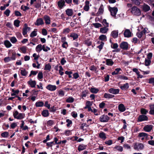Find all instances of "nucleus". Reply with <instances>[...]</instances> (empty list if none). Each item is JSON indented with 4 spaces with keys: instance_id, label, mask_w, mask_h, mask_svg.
Instances as JSON below:
<instances>
[{
    "instance_id": "obj_1",
    "label": "nucleus",
    "mask_w": 154,
    "mask_h": 154,
    "mask_svg": "<svg viewBox=\"0 0 154 154\" xmlns=\"http://www.w3.org/2000/svg\"><path fill=\"white\" fill-rule=\"evenodd\" d=\"M131 12L133 14L137 16H139L141 14L140 10L136 6H134L132 8Z\"/></svg>"
},
{
    "instance_id": "obj_2",
    "label": "nucleus",
    "mask_w": 154,
    "mask_h": 154,
    "mask_svg": "<svg viewBox=\"0 0 154 154\" xmlns=\"http://www.w3.org/2000/svg\"><path fill=\"white\" fill-rule=\"evenodd\" d=\"M133 146L134 149L138 151L142 150L144 147L142 143H134Z\"/></svg>"
},
{
    "instance_id": "obj_3",
    "label": "nucleus",
    "mask_w": 154,
    "mask_h": 154,
    "mask_svg": "<svg viewBox=\"0 0 154 154\" xmlns=\"http://www.w3.org/2000/svg\"><path fill=\"white\" fill-rule=\"evenodd\" d=\"M111 15L114 17H116V14L118 11L117 8L116 7L111 8L110 7L109 8Z\"/></svg>"
},
{
    "instance_id": "obj_4",
    "label": "nucleus",
    "mask_w": 154,
    "mask_h": 154,
    "mask_svg": "<svg viewBox=\"0 0 154 154\" xmlns=\"http://www.w3.org/2000/svg\"><path fill=\"white\" fill-rule=\"evenodd\" d=\"M109 120V118L107 115H103L100 118V121L101 122H107Z\"/></svg>"
},
{
    "instance_id": "obj_5",
    "label": "nucleus",
    "mask_w": 154,
    "mask_h": 154,
    "mask_svg": "<svg viewBox=\"0 0 154 154\" xmlns=\"http://www.w3.org/2000/svg\"><path fill=\"white\" fill-rule=\"evenodd\" d=\"M30 30V28L27 26V24H25L24 27L23 29V35L25 36L28 31Z\"/></svg>"
},
{
    "instance_id": "obj_6",
    "label": "nucleus",
    "mask_w": 154,
    "mask_h": 154,
    "mask_svg": "<svg viewBox=\"0 0 154 154\" xmlns=\"http://www.w3.org/2000/svg\"><path fill=\"white\" fill-rule=\"evenodd\" d=\"M120 47L124 50H127L128 48V44L127 42H124L120 44Z\"/></svg>"
},
{
    "instance_id": "obj_7",
    "label": "nucleus",
    "mask_w": 154,
    "mask_h": 154,
    "mask_svg": "<svg viewBox=\"0 0 154 154\" xmlns=\"http://www.w3.org/2000/svg\"><path fill=\"white\" fill-rule=\"evenodd\" d=\"M46 88L47 89L50 91H53L56 89L57 87L55 85L49 84L46 87Z\"/></svg>"
},
{
    "instance_id": "obj_8",
    "label": "nucleus",
    "mask_w": 154,
    "mask_h": 154,
    "mask_svg": "<svg viewBox=\"0 0 154 154\" xmlns=\"http://www.w3.org/2000/svg\"><path fill=\"white\" fill-rule=\"evenodd\" d=\"M119 90L118 89H115L113 88H110L109 90V92L113 94H116L119 93Z\"/></svg>"
},
{
    "instance_id": "obj_9",
    "label": "nucleus",
    "mask_w": 154,
    "mask_h": 154,
    "mask_svg": "<svg viewBox=\"0 0 154 154\" xmlns=\"http://www.w3.org/2000/svg\"><path fill=\"white\" fill-rule=\"evenodd\" d=\"M44 24V23L43 20L42 18H40L38 19L35 23V25L37 26H39Z\"/></svg>"
},
{
    "instance_id": "obj_10",
    "label": "nucleus",
    "mask_w": 154,
    "mask_h": 154,
    "mask_svg": "<svg viewBox=\"0 0 154 154\" xmlns=\"http://www.w3.org/2000/svg\"><path fill=\"white\" fill-rule=\"evenodd\" d=\"M27 83L32 88H35L36 85V82L35 81L32 80L31 79L28 81Z\"/></svg>"
},
{
    "instance_id": "obj_11",
    "label": "nucleus",
    "mask_w": 154,
    "mask_h": 154,
    "mask_svg": "<svg viewBox=\"0 0 154 154\" xmlns=\"http://www.w3.org/2000/svg\"><path fill=\"white\" fill-rule=\"evenodd\" d=\"M147 119L148 118L147 116L144 115H140L139 116L138 118V120L140 122L146 121L147 120Z\"/></svg>"
},
{
    "instance_id": "obj_12",
    "label": "nucleus",
    "mask_w": 154,
    "mask_h": 154,
    "mask_svg": "<svg viewBox=\"0 0 154 154\" xmlns=\"http://www.w3.org/2000/svg\"><path fill=\"white\" fill-rule=\"evenodd\" d=\"M118 109L120 112H122L125 110L126 108L124 105L123 104L121 103L118 106Z\"/></svg>"
},
{
    "instance_id": "obj_13",
    "label": "nucleus",
    "mask_w": 154,
    "mask_h": 154,
    "mask_svg": "<svg viewBox=\"0 0 154 154\" xmlns=\"http://www.w3.org/2000/svg\"><path fill=\"white\" fill-rule=\"evenodd\" d=\"M124 35L126 37H129L131 36V32L129 29H126L124 32Z\"/></svg>"
},
{
    "instance_id": "obj_14",
    "label": "nucleus",
    "mask_w": 154,
    "mask_h": 154,
    "mask_svg": "<svg viewBox=\"0 0 154 154\" xmlns=\"http://www.w3.org/2000/svg\"><path fill=\"white\" fill-rule=\"evenodd\" d=\"M146 29L145 28L141 32H138L137 33V35L139 38H140L142 35L144 34L146 32Z\"/></svg>"
},
{
    "instance_id": "obj_15",
    "label": "nucleus",
    "mask_w": 154,
    "mask_h": 154,
    "mask_svg": "<svg viewBox=\"0 0 154 154\" xmlns=\"http://www.w3.org/2000/svg\"><path fill=\"white\" fill-rule=\"evenodd\" d=\"M44 19L45 21V23L46 24H49L51 23V20L50 17L46 15H45L44 17Z\"/></svg>"
},
{
    "instance_id": "obj_16",
    "label": "nucleus",
    "mask_w": 154,
    "mask_h": 154,
    "mask_svg": "<svg viewBox=\"0 0 154 154\" xmlns=\"http://www.w3.org/2000/svg\"><path fill=\"white\" fill-rule=\"evenodd\" d=\"M57 5L59 7L62 8L65 6V1L64 0H60L57 2Z\"/></svg>"
},
{
    "instance_id": "obj_17",
    "label": "nucleus",
    "mask_w": 154,
    "mask_h": 154,
    "mask_svg": "<svg viewBox=\"0 0 154 154\" xmlns=\"http://www.w3.org/2000/svg\"><path fill=\"white\" fill-rule=\"evenodd\" d=\"M12 91L13 93L11 94V95L12 96H15L14 97H10V100H12L13 98H14L15 97H16V95L18 94L19 93V91L18 90H14V89H12Z\"/></svg>"
},
{
    "instance_id": "obj_18",
    "label": "nucleus",
    "mask_w": 154,
    "mask_h": 154,
    "mask_svg": "<svg viewBox=\"0 0 154 154\" xmlns=\"http://www.w3.org/2000/svg\"><path fill=\"white\" fill-rule=\"evenodd\" d=\"M152 125H149L145 126L143 129L146 131L149 132L152 129Z\"/></svg>"
},
{
    "instance_id": "obj_19",
    "label": "nucleus",
    "mask_w": 154,
    "mask_h": 154,
    "mask_svg": "<svg viewBox=\"0 0 154 154\" xmlns=\"http://www.w3.org/2000/svg\"><path fill=\"white\" fill-rule=\"evenodd\" d=\"M43 50V45L41 44L38 45L35 48L36 51L38 53H39Z\"/></svg>"
},
{
    "instance_id": "obj_20",
    "label": "nucleus",
    "mask_w": 154,
    "mask_h": 154,
    "mask_svg": "<svg viewBox=\"0 0 154 154\" xmlns=\"http://www.w3.org/2000/svg\"><path fill=\"white\" fill-rule=\"evenodd\" d=\"M107 27L105 26L100 29V32L102 33H106L108 30Z\"/></svg>"
},
{
    "instance_id": "obj_21",
    "label": "nucleus",
    "mask_w": 154,
    "mask_h": 154,
    "mask_svg": "<svg viewBox=\"0 0 154 154\" xmlns=\"http://www.w3.org/2000/svg\"><path fill=\"white\" fill-rule=\"evenodd\" d=\"M150 110L149 111L150 114L154 115V104L149 105Z\"/></svg>"
},
{
    "instance_id": "obj_22",
    "label": "nucleus",
    "mask_w": 154,
    "mask_h": 154,
    "mask_svg": "<svg viewBox=\"0 0 154 154\" xmlns=\"http://www.w3.org/2000/svg\"><path fill=\"white\" fill-rule=\"evenodd\" d=\"M66 14L69 16H71L72 15L73 11L71 9H67L66 11Z\"/></svg>"
},
{
    "instance_id": "obj_23",
    "label": "nucleus",
    "mask_w": 154,
    "mask_h": 154,
    "mask_svg": "<svg viewBox=\"0 0 154 154\" xmlns=\"http://www.w3.org/2000/svg\"><path fill=\"white\" fill-rule=\"evenodd\" d=\"M114 96V95L106 93H105L104 95V97L107 99L112 98Z\"/></svg>"
},
{
    "instance_id": "obj_24",
    "label": "nucleus",
    "mask_w": 154,
    "mask_h": 154,
    "mask_svg": "<svg viewBox=\"0 0 154 154\" xmlns=\"http://www.w3.org/2000/svg\"><path fill=\"white\" fill-rule=\"evenodd\" d=\"M106 64L108 66H112L114 63V62L111 59H107L106 60Z\"/></svg>"
},
{
    "instance_id": "obj_25",
    "label": "nucleus",
    "mask_w": 154,
    "mask_h": 154,
    "mask_svg": "<svg viewBox=\"0 0 154 154\" xmlns=\"http://www.w3.org/2000/svg\"><path fill=\"white\" fill-rule=\"evenodd\" d=\"M42 114L43 116L45 117L48 116L49 113L48 110H43L42 113Z\"/></svg>"
},
{
    "instance_id": "obj_26",
    "label": "nucleus",
    "mask_w": 154,
    "mask_h": 154,
    "mask_svg": "<svg viewBox=\"0 0 154 154\" xmlns=\"http://www.w3.org/2000/svg\"><path fill=\"white\" fill-rule=\"evenodd\" d=\"M86 148V146L84 144H82L80 145L78 147V150L79 151H82Z\"/></svg>"
},
{
    "instance_id": "obj_27",
    "label": "nucleus",
    "mask_w": 154,
    "mask_h": 154,
    "mask_svg": "<svg viewBox=\"0 0 154 154\" xmlns=\"http://www.w3.org/2000/svg\"><path fill=\"white\" fill-rule=\"evenodd\" d=\"M58 96L60 97H63L65 95V91L61 89L58 91Z\"/></svg>"
},
{
    "instance_id": "obj_28",
    "label": "nucleus",
    "mask_w": 154,
    "mask_h": 154,
    "mask_svg": "<svg viewBox=\"0 0 154 154\" xmlns=\"http://www.w3.org/2000/svg\"><path fill=\"white\" fill-rule=\"evenodd\" d=\"M122 71L121 68H117L115 69V70L112 73V75H117L119 73V72Z\"/></svg>"
},
{
    "instance_id": "obj_29",
    "label": "nucleus",
    "mask_w": 154,
    "mask_h": 154,
    "mask_svg": "<svg viewBox=\"0 0 154 154\" xmlns=\"http://www.w3.org/2000/svg\"><path fill=\"white\" fill-rule=\"evenodd\" d=\"M143 9L144 11H147L150 10V7L147 5L144 4L143 6Z\"/></svg>"
},
{
    "instance_id": "obj_30",
    "label": "nucleus",
    "mask_w": 154,
    "mask_h": 154,
    "mask_svg": "<svg viewBox=\"0 0 154 154\" xmlns=\"http://www.w3.org/2000/svg\"><path fill=\"white\" fill-rule=\"evenodd\" d=\"M44 104V103L42 101L37 102L35 104L36 106L37 107H42L43 106Z\"/></svg>"
},
{
    "instance_id": "obj_31",
    "label": "nucleus",
    "mask_w": 154,
    "mask_h": 154,
    "mask_svg": "<svg viewBox=\"0 0 154 154\" xmlns=\"http://www.w3.org/2000/svg\"><path fill=\"white\" fill-rule=\"evenodd\" d=\"M111 34L114 38H116L118 36V32L116 31H114L112 32Z\"/></svg>"
},
{
    "instance_id": "obj_32",
    "label": "nucleus",
    "mask_w": 154,
    "mask_h": 154,
    "mask_svg": "<svg viewBox=\"0 0 154 154\" xmlns=\"http://www.w3.org/2000/svg\"><path fill=\"white\" fill-rule=\"evenodd\" d=\"M51 68V66L50 64L48 63L45 65L44 69L50 71Z\"/></svg>"
},
{
    "instance_id": "obj_33",
    "label": "nucleus",
    "mask_w": 154,
    "mask_h": 154,
    "mask_svg": "<svg viewBox=\"0 0 154 154\" xmlns=\"http://www.w3.org/2000/svg\"><path fill=\"white\" fill-rule=\"evenodd\" d=\"M25 116V114L23 113H19L16 119H21L23 118Z\"/></svg>"
},
{
    "instance_id": "obj_34",
    "label": "nucleus",
    "mask_w": 154,
    "mask_h": 154,
    "mask_svg": "<svg viewBox=\"0 0 154 154\" xmlns=\"http://www.w3.org/2000/svg\"><path fill=\"white\" fill-rule=\"evenodd\" d=\"M90 91L92 93L96 94L98 92L99 90L97 88H91Z\"/></svg>"
},
{
    "instance_id": "obj_35",
    "label": "nucleus",
    "mask_w": 154,
    "mask_h": 154,
    "mask_svg": "<svg viewBox=\"0 0 154 154\" xmlns=\"http://www.w3.org/2000/svg\"><path fill=\"white\" fill-rule=\"evenodd\" d=\"M74 101V99L71 97H69L66 100V101L67 103H72Z\"/></svg>"
},
{
    "instance_id": "obj_36",
    "label": "nucleus",
    "mask_w": 154,
    "mask_h": 154,
    "mask_svg": "<svg viewBox=\"0 0 154 154\" xmlns=\"http://www.w3.org/2000/svg\"><path fill=\"white\" fill-rule=\"evenodd\" d=\"M99 38L101 40L106 41V37L104 35H102L99 37Z\"/></svg>"
},
{
    "instance_id": "obj_37",
    "label": "nucleus",
    "mask_w": 154,
    "mask_h": 154,
    "mask_svg": "<svg viewBox=\"0 0 154 154\" xmlns=\"http://www.w3.org/2000/svg\"><path fill=\"white\" fill-rule=\"evenodd\" d=\"M129 87L128 84V83H126L120 87L121 88L122 90H125L128 89Z\"/></svg>"
},
{
    "instance_id": "obj_38",
    "label": "nucleus",
    "mask_w": 154,
    "mask_h": 154,
    "mask_svg": "<svg viewBox=\"0 0 154 154\" xmlns=\"http://www.w3.org/2000/svg\"><path fill=\"white\" fill-rule=\"evenodd\" d=\"M1 136L3 137H7L9 136V133L6 131L3 132L1 134Z\"/></svg>"
},
{
    "instance_id": "obj_39",
    "label": "nucleus",
    "mask_w": 154,
    "mask_h": 154,
    "mask_svg": "<svg viewBox=\"0 0 154 154\" xmlns=\"http://www.w3.org/2000/svg\"><path fill=\"white\" fill-rule=\"evenodd\" d=\"M99 136L100 138L103 139V140H105L106 138L105 134L103 132L100 133Z\"/></svg>"
},
{
    "instance_id": "obj_40",
    "label": "nucleus",
    "mask_w": 154,
    "mask_h": 154,
    "mask_svg": "<svg viewBox=\"0 0 154 154\" xmlns=\"http://www.w3.org/2000/svg\"><path fill=\"white\" fill-rule=\"evenodd\" d=\"M139 137H147V134L145 133H139Z\"/></svg>"
},
{
    "instance_id": "obj_41",
    "label": "nucleus",
    "mask_w": 154,
    "mask_h": 154,
    "mask_svg": "<svg viewBox=\"0 0 154 154\" xmlns=\"http://www.w3.org/2000/svg\"><path fill=\"white\" fill-rule=\"evenodd\" d=\"M114 148L120 152H122L123 151V148L120 146H116Z\"/></svg>"
},
{
    "instance_id": "obj_42",
    "label": "nucleus",
    "mask_w": 154,
    "mask_h": 154,
    "mask_svg": "<svg viewBox=\"0 0 154 154\" xmlns=\"http://www.w3.org/2000/svg\"><path fill=\"white\" fill-rule=\"evenodd\" d=\"M103 11V5H101L100 8H99L98 11V13L99 14H102Z\"/></svg>"
},
{
    "instance_id": "obj_43",
    "label": "nucleus",
    "mask_w": 154,
    "mask_h": 154,
    "mask_svg": "<svg viewBox=\"0 0 154 154\" xmlns=\"http://www.w3.org/2000/svg\"><path fill=\"white\" fill-rule=\"evenodd\" d=\"M88 2H86V5L84 8V10L86 11H88L89 8V7L88 5Z\"/></svg>"
},
{
    "instance_id": "obj_44",
    "label": "nucleus",
    "mask_w": 154,
    "mask_h": 154,
    "mask_svg": "<svg viewBox=\"0 0 154 154\" xmlns=\"http://www.w3.org/2000/svg\"><path fill=\"white\" fill-rule=\"evenodd\" d=\"M4 44L7 48H10V42L8 40H5L4 42Z\"/></svg>"
},
{
    "instance_id": "obj_45",
    "label": "nucleus",
    "mask_w": 154,
    "mask_h": 154,
    "mask_svg": "<svg viewBox=\"0 0 154 154\" xmlns=\"http://www.w3.org/2000/svg\"><path fill=\"white\" fill-rule=\"evenodd\" d=\"M70 36L73 38L74 40L77 38L78 37V35L77 34L74 33H71Z\"/></svg>"
},
{
    "instance_id": "obj_46",
    "label": "nucleus",
    "mask_w": 154,
    "mask_h": 154,
    "mask_svg": "<svg viewBox=\"0 0 154 154\" xmlns=\"http://www.w3.org/2000/svg\"><path fill=\"white\" fill-rule=\"evenodd\" d=\"M151 60L150 59H146L145 60V65L146 66H149L151 63Z\"/></svg>"
},
{
    "instance_id": "obj_47",
    "label": "nucleus",
    "mask_w": 154,
    "mask_h": 154,
    "mask_svg": "<svg viewBox=\"0 0 154 154\" xmlns=\"http://www.w3.org/2000/svg\"><path fill=\"white\" fill-rule=\"evenodd\" d=\"M50 50V48L48 47V46L45 47V45H43V50L45 52H47L48 51Z\"/></svg>"
},
{
    "instance_id": "obj_48",
    "label": "nucleus",
    "mask_w": 154,
    "mask_h": 154,
    "mask_svg": "<svg viewBox=\"0 0 154 154\" xmlns=\"http://www.w3.org/2000/svg\"><path fill=\"white\" fill-rule=\"evenodd\" d=\"M20 71L21 75L23 76H25L27 74V72L25 69H20Z\"/></svg>"
},
{
    "instance_id": "obj_49",
    "label": "nucleus",
    "mask_w": 154,
    "mask_h": 154,
    "mask_svg": "<svg viewBox=\"0 0 154 154\" xmlns=\"http://www.w3.org/2000/svg\"><path fill=\"white\" fill-rule=\"evenodd\" d=\"M92 105V103L90 101H87L86 103V106L85 107V109H87V107H90Z\"/></svg>"
},
{
    "instance_id": "obj_50",
    "label": "nucleus",
    "mask_w": 154,
    "mask_h": 154,
    "mask_svg": "<svg viewBox=\"0 0 154 154\" xmlns=\"http://www.w3.org/2000/svg\"><path fill=\"white\" fill-rule=\"evenodd\" d=\"M20 21L18 20H16L14 21V25L17 27H19Z\"/></svg>"
},
{
    "instance_id": "obj_51",
    "label": "nucleus",
    "mask_w": 154,
    "mask_h": 154,
    "mask_svg": "<svg viewBox=\"0 0 154 154\" xmlns=\"http://www.w3.org/2000/svg\"><path fill=\"white\" fill-rule=\"evenodd\" d=\"M148 111L145 109L142 108L141 109V112L143 114L145 115L148 112Z\"/></svg>"
},
{
    "instance_id": "obj_52",
    "label": "nucleus",
    "mask_w": 154,
    "mask_h": 154,
    "mask_svg": "<svg viewBox=\"0 0 154 154\" xmlns=\"http://www.w3.org/2000/svg\"><path fill=\"white\" fill-rule=\"evenodd\" d=\"M121 80H127L128 79V77L124 75H120L119 77Z\"/></svg>"
},
{
    "instance_id": "obj_53",
    "label": "nucleus",
    "mask_w": 154,
    "mask_h": 154,
    "mask_svg": "<svg viewBox=\"0 0 154 154\" xmlns=\"http://www.w3.org/2000/svg\"><path fill=\"white\" fill-rule=\"evenodd\" d=\"M102 23L106 27H108L109 26V23L107 22L106 20L105 19H104L103 20Z\"/></svg>"
},
{
    "instance_id": "obj_54",
    "label": "nucleus",
    "mask_w": 154,
    "mask_h": 154,
    "mask_svg": "<svg viewBox=\"0 0 154 154\" xmlns=\"http://www.w3.org/2000/svg\"><path fill=\"white\" fill-rule=\"evenodd\" d=\"M90 69L91 70L95 71L96 72H97V68L94 65L91 66L90 68Z\"/></svg>"
},
{
    "instance_id": "obj_55",
    "label": "nucleus",
    "mask_w": 154,
    "mask_h": 154,
    "mask_svg": "<svg viewBox=\"0 0 154 154\" xmlns=\"http://www.w3.org/2000/svg\"><path fill=\"white\" fill-rule=\"evenodd\" d=\"M149 82V84H152L154 85V78H152L148 79Z\"/></svg>"
},
{
    "instance_id": "obj_56",
    "label": "nucleus",
    "mask_w": 154,
    "mask_h": 154,
    "mask_svg": "<svg viewBox=\"0 0 154 154\" xmlns=\"http://www.w3.org/2000/svg\"><path fill=\"white\" fill-rule=\"evenodd\" d=\"M93 25L94 26L95 28H98L100 27H101L102 26L101 24L99 23H93Z\"/></svg>"
},
{
    "instance_id": "obj_57",
    "label": "nucleus",
    "mask_w": 154,
    "mask_h": 154,
    "mask_svg": "<svg viewBox=\"0 0 154 154\" xmlns=\"http://www.w3.org/2000/svg\"><path fill=\"white\" fill-rule=\"evenodd\" d=\"M21 9L23 11H25L29 9V7L26 6L22 5L21 7Z\"/></svg>"
},
{
    "instance_id": "obj_58",
    "label": "nucleus",
    "mask_w": 154,
    "mask_h": 154,
    "mask_svg": "<svg viewBox=\"0 0 154 154\" xmlns=\"http://www.w3.org/2000/svg\"><path fill=\"white\" fill-rule=\"evenodd\" d=\"M37 35V33L36 31L35 30H34L32 31L30 35V36L32 37L36 36Z\"/></svg>"
},
{
    "instance_id": "obj_59",
    "label": "nucleus",
    "mask_w": 154,
    "mask_h": 154,
    "mask_svg": "<svg viewBox=\"0 0 154 154\" xmlns=\"http://www.w3.org/2000/svg\"><path fill=\"white\" fill-rule=\"evenodd\" d=\"M59 73L61 75H62L63 74V72H62L63 70V69L61 66H59Z\"/></svg>"
},
{
    "instance_id": "obj_60",
    "label": "nucleus",
    "mask_w": 154,
    "mask_h": 154,
    "mask_svg": "<svg viewBox=\"0 0 154 154\" xmlns=\"http://www.w3.org/2000/svg\"><path fill=\"white\" fill-rule=\"evenodd\" d=\"M5 100L4 99L1 98L0 99V106L5 104Z\"/></svg>"
},
{
    "instance_id": "obj_61",
    "label": "nucleus",
    "mask_w": 154,
    "mask_h": 154,
    "mask_svg": "<svg viewBox=\"0 0 154 154\" xmlns=\"http://www.w3.org/2000/svg\"><path fill=\"white\" fill-rule=\"evenodd\" d=\"M10 41L12 43H15L17 42V39L15 37H13L10 39Z\"/></svg>"
},
{
    "instance_id": "obj_62",
    "label": "nucleus",
    "mask_w": 154,
    "mask_h": 154,
    "mask_svg": "<svg viewBox=\"0 0 154 154\" xmlns=\"http://www.w3.org/2000/svg\"><path fill=\"white\" fill-rule=\"evenodd\" d=\"M43 77V73L42 72H39L38 75V79H42Z\"/></svg>"
},
{
    "instance_id": "obj_63",
    "label": "nucleus",
    "mask_w": 154,
    "mask_h": 154,
    "mask_svg": "<svg viewBox=\"0 0 154 154\" xmlns=\"http://www.w3.org/2000/svg\"><path fill=\"white\" fill-rule=\"evenodd\" d=\"M47 145L49 147H51L53 145H54L55 143L54 141L51 142H48L46 143Z\"/></svg>"
},
{
    "instance_id": "obj_64",
    "label": "nucleus",
    "mask_w": 154,
    "mask_h": 154,
    "mask_svg": "<svg viewBox=\"0 0 154 154\" xmlns=\"http://www.w3.org/2000/svg\"><path fill=\"white\" fill-rule=\"evenodd\" d=\"M4 14L6 16L8 17L10 14V10L8 9H7L4 12Z\"/></svg>"
}]
</instances>
